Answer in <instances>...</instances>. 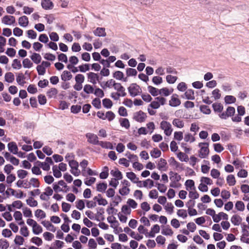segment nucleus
<instances>
[{"label":"nucleus","mask_w":249,"mask_h":249,"mask_svg":"<svg viewBox=\"0 0 249 249\" xmlns=\"http://www.w3.org/2000/svg\"><path fill=\"white\" fill-rule=\"evenodd\" d=\"M14 75L11 72H7L5 75V80L8 83H12L14 81Z\"/></svg>","instance_id":"nucleus-30"},{"label":"nucleus","mask_w":249,"mask_h":249,"mask_svg":"<svg viewBox=\"0 0 249 249\" xmlns=\"http://www.w3.org/2000/svg\"><path fill=\"white\" fill-rule=\"evenodd\" d=\"M88 246L89 249H95L97 248V244L94 239L91 238L89 241Z\"/></svg>","instance_id":"nucleus-59"},{"label":"nucleus","mask_w":249,"mask_h":249,"mask_svg":"<svg viewBox=\"0 0 249 249\" xmlns=\"http://www.w3.org/2000/svg\"><path fill=\"white\" fill-rule=\"evenodd\" d=\"M24 241V239L21 236L16 235L14 242L16 245H21Z\"/></svg>","instance_id":"nucleus-55"},{"label":"nucleus","mask_w":249,"mask_h":249,"mask_svg":"<svg viewBox=\"0 0 249 249\" xmlns=\"http://www.w3.org/2000/svg\"><path fill=\"white\" fill-rule=\"evenodd\" d=\"M160 128L164 130V133L167 136H170L172 132V129H171V124L165 121H163L160 123Z\"/></svg>","instance_id":"nucleus-4"},{"label":"nucleus","mask_w":249,"mask_h":249,"mask_svg":"<svg viewBox=\"0 0 249 249\" xmlns=\"http://www.w3.org/2000/svg\"><path fill=\"white\" fill-rule=\"evenodd\" d=\"M93 34L95 36H98L104 37L106 36V33L105 32V29L104 28H97L94 31Z\"/></svg>","instance_id":"nucleus-15"},{"label":"nucleus","mask_w":249,"mask_h":249,"mask_svg":"<svg viewBox=\"0 0 249 249\" xmlns=\"http://www.w3.org/2000/svg\"><path fill=\"white\" fill-rule=\"evenodd\" d=\"M58 93V91L56 89L52 88L47 92V95L50 98H52L53 96H55Z\"/></svg>","instance_id":"nucleus-35"},{"label":"nucleus","mask_w":249,"mask_h":249,"mask_svg":"<svg viewBox=\"0 0 249 249\" xmlns=\"http://www.w3.org/2000/svg\"><path fill=\"white\" fill-rule=\"evenodd\" d=\"M202 144L205 145V146L201 147L200 149L199 156L201 158H205L208 155L209 153V144L207 142H201L199 143V146H200Z\"/></svg>","instance_id":"nucleus-3"},{"label":"nucleus","mask_w":249,"mask_h":249,"mask_svg":"<svg viewBox=\"0 0 249 249\" xmlns=\"http://www.w3.org/2000/svg\"><path fill=\"white\" fill-rule=\"evenodd\" d=\"M69 164L72 170L77 169L79 166L78 162L74 160H70L69 161Z\"/></svg>","instance_id":"nucleus-60"},{"label":"nucleus","mask_w":249,"mask_h":249,"mask_svg":"<svg viewBox=\"0 0 249 249\" xmlns=\"http://www.w3.org/2000/svg\"><path fill=\"white\" fill-rule=\"evenodd\" d=\"M6 39L2 36H0V53H2L4 51V46L6 44Z\"/></svg>","instance_id":"nucleus-49"},{"label":"nucleus","mask_w":249,"mask_h":249,"mask_svg":"<svg viewBox=\"0 0 249 249\" xmlns=\"http://www.w3.org/2000/svg\"><path fill=\"white\" fill-rule=\"evenodd\" d=\"M126 177L133 183H136V181L139 180V178L136 177L135 174L132 172L127 173Z\"/></svg>","instance_id":"nucleus-32"},{"label":"nucleus","mask_w":249,"mask_h":249,"mask_svg":"<svg viewBox=\"0 0 249 249\" xmlns=\"http://www.w3.org/2000/svg\"><path fill=\"white\" fill-rule=\"evenodd\" d=\"M184 95L185 98L188 100H194L195 97L194 96V91L192 89H188L184 93Z\"/></svg>","instance_id":"nucleus-22"},{"label":"nucleus","mask_w":249,"mask_h":249,"mask_svg":"<svg viewBox=\"0 0 249 249\" xmlns=\"http://www.w3.org/2000/svg\"><path fill=\"white\" fill-rule=\"evenodd\" d=\"M28 22L29 21L27 17H20L18 19V23L21 26H27L28 24Z\"/></svg>","instance_id":"nucleus-24"},{"label":"nucleus","mask_w":249,"mask_h":249,"mask_svg":"<svg viewBox=\"0 0 249 249\" xmlns=\"http://www.w3.org/2000/svg\"><path fill=\"white\" fill-rule=\"evenodd\" d=\"M148 91L153 96H156L159 94V89L151 86H148Z\"/></svg>","instance_id":"nucleus-34"},{"label":"nucleus","mask_w":249,"mask_h":249,"mask_svg":"<svg viewBox=\"0 0 249 249\" xmlns=\"http://www.w3.org/2000/svg\"><path fill=\"white\" fill-rule=\"evenodd\" d=\"M172 123L174 126L178 128H182L184 125L183 122L178 119H174Z\"/></svg>","instance_id":"nucleus-33"},{"label":"nucleus","mask_w":249,"mask_h":249,"mask_svg":"<svg viewBox=\"0 0 249 249\" xmlns=\"http://www.w3.org/2000/svg\"><path fill=\"white\" fill-rule=\"evenodd\" d=\"M88 77L89 81L95 85L96 84V81H99V76L97 73L90 72L88 74Z\"/></svg>","instance_id":"nucleus-13"},{"label":"nucleus","mask_w":249,"mask_h":249,"mask_svg":"<svg viewBox=\"0 0 249 249\" xmlns=\"http://www.w3.org/2000/svg\"><path fill=\"white\" fill-rule=\"evenodd\" d=\"M227 181L230 186H233L235 184L236 180L233 175H229L227 177Z\"/></svg>","instance_id":"nucleus-36"},{"label":"nucleus","mask_w":249,"mask_h":249,"mask_svg":"<svg viewBox=\"0 0 249 249\" xmlns=\"http://www.w3.org/2000/svg\"><path fill=\"white\" fill-rule=\"evenodd\" d=\"M224 100L226 104H231L236 102V98L232 95H226Z\"/></svg>","instance_id":"nucleus-28"},{"label":"nucleus","mask_w":249,"mask_h":249,"mask_svg":"<svg viewBox=\"0 0 249 249\" xmlns=\"http://www.w3.org/2000/svg\"><path fill=\"white\" fill-rule=\"evenodd\" d=\"M146 117L147 116L146 113L140 110L134 113L133 119L138 122L142 123L145 121Z\"/></svg>","instance_id":"nucleus-5"},{"label":"nucleus","mask_w":249,"mask_h":249,"mask_svg":"<svg viewBox=\"0 0 249 249\" xmlns=\"http://www.w3.org/2000/svg\"><path fill=\"white\" fill-rule=\"evenodd\" d=\"M161 233L165 235L171 236L173 234V231L169 227V226L168 225L164 227V228L161 231Z\"/></svg>","instance_id":"nucleus-26"},{"label":"nucleus","mask_w":249,"mask_h":249,"mask_svg":"<svg viewBox=\"0 0 249 249\" xmlns=\"http://www.w3.org/2000/svg\"><path fill=\"white\" fill-rule=\"evenodd\" d=\"M31 241L32 243L35 244L37 246H40L42 244V239L38 237H36H36H33L31 239Z\"/></svg>","instance_id":"nucleus-52"},{"label":"nucleus","mask_w":249,"mask_h":249,"mask_svg":"<svg viewBox=\"0 0 249 249\" xmlns=\"http://www.w3.org/2000/svg\"><path fill=\"white\" fill-rule=\"evenodd\" d=\"M8 150L14 154H18V147L15 142H12L8 143Z\"/></svg>","instance_id":"nucleus-12"},{"label":"nucleus","mask_w":249,"mask_h":249,"mask_svg":"<svg viewBox=\"0 0 249 249\" xmlns=\"http://www.w3.org/2000/svg\"><path fill=\"white\" fill-rule=\"evenodd\" d=\"M126 74L127 76H136L137 74V71L132 68H127L126 70Z\"/></svg>","instance_id":"nucleus-43"},{"label":"nucleus","mask_w":249,"mask_h":249,"mask_svg":"<svg viewBox=\"0 0 249 249\" xmlns=\"http://www.w3.org/2000/svg\"><path fill=\"white\" fill-rule=\"evenodd\" d=\"M53 176L56 178H59L61 177L62 174L60 170L57 168L56 165H54L53 167Z\"/></svg>","instance_id":"nucleus-41"},{"label":"nucleus","mask_w":249,"mask_h":249,"mask_svg":"<svg viewBox=\"0 0 249 249\" xmlns=\"http://www.w3.org/2000/svg\"><path fill=\"white\" fill-rule=\"evenodd\" d=\"M120 124L122 127L128 129L130 127V123L128 120L126 118H121L120 119Z\"/></svg>","instance_id":"nucleus-29"},{"label":"nucleus","mask_w":249,"mask_h":249,"mask_svg":"<svg viewBox=\"0 0 249 249\" xmlns=\"http://www.w3.org/2000/svg\"><path fill=\"white\" fill-rule=\"evenodd\" d=\"M167 165L166 160L164 159L161 158L158 163V168L160 170H166V165Z\"/></svg>","instance_id":"nucleus-19"},{"label":"nucleus","mask_w":249,"mask_h":249,"mask_svg":"<svg viewBox=\"0 0 249 249\" xmlns=\"http://www.w3.org/2000/svg\"><path fill=\"white\" fill-rule=\"evenodd\" d=\"M75 79L77 83L82 84L85 80V77L81 74H78L75 76Z\"/></svg>","instance_id":"nucleus-63"},{"label":"nucleus","mask_w":249,"mask_h":249,"mask_svg":"<svg viewBox=\"0 0 249 249\" xmlns=\"http://www.w3.org/2000/svg\"><path fill=\"white\" fill-rule=\"evenodd\" d=\"M235 112L234 107H229L225 112H223L219 114V117L222 119H227L229 117L233 116Z\"/></svg>","instance_id":"nucleus-2"},{"label":"nucleus","mask_w":249,"mask_h":249,"mask_svg":"<svg viewBox=\"0 0 249 249\" xmlns=\"http://www.w3.org/2000/svg\"><path fill=\"white\" fill-rule=\"evenodd\" d=\"M41 5L43 9L45 10H51L53 7V3L51 0H42Z\"/></svg>","instance_id":"nucleus-9"},{"label":"nucleus","mask_w":249,"mask_h":249,"mask_svg":"<svg viewBox=\"0 0 249 249\" xmlns=\"http://www.w3.org/2000/svg\"><path fill=\"white\" fill-rule=\"evenodd\" d=\"M178 157L181 161L187 162L189 160L188 156L185 153L180 152L178 154Z\"/></svg>","instance_id":"nucleus-40"},{"label":"nucleus","mask_w":249,"mask_h":249,"mask_svg":"<svg viewBox=\"0 0 249 249\" xmlns=\"http://www.w3.org/2000/svg\"><path fill=\"white\" fill-rule=\"evenodd\" d=\"M102 102L104 107L107 108H110L112 106V102L109 99L105 98Z\"/></svg>","instance_id":"nucleus-37"},{"label":"nucleus","mask_w":249,"mask_h":249,"mask_svg":"<svg viewBox=\"0 0 249 249\" xmlns=\"http://www.w3.org/2000/svg\"><path fill=\"white\" fill-rule=\"evenodd\" d=\"M113 77L118 80H122L124 77V73L121 71H116L113 74Z\"/></svg>","instance_id":"nucleus-58"},{"label":"nucleus","mask_w":249,"mask_h":249,"mask_svg":"<svg viewBox=\"0 0 249 249\" xmlns=\"http://www.w3.org/2000/svg\"><path fill=\"white\" fill-rule=\"evenodd\" d=\"M170 179L173 183H176L181 179V177L178 173H175L174 176L170 177Z\"/></svg>","instance_id":"nucleus-57"},{"label":"nucleus","mask_w":249,"mask_h":249,"mask_svg":"<svg viewBox=\"0 0 249 249\" xmlns=\"http://www.w3.org/2000/svg\"><path fill=\"white\" fill-rule=\"evenodd\" d=\"M18 176L21 179L24 178L28 174V172L24 170H18L17 172Z\"/></svg>","instance_id":"nucleus-56"},{"label":"nucleus","mask_w":249,"mask_h":249,"mask_svg":"<svg viewBox=\"0 0 249 249\" xmlns=\"http://www.w3.org/2000/svg\"><path fill=\"white\" fill-rule=\"evenodd\" d=\"M160 151L156 148H154V150L151 152V156L154 158H157L160 157Z\"/></svg>","instance_id":"nucleus-62"},{"label":"nucleus","mask_w":249,"mask_h":249,"mask_svg":"<svg viewBox=\"0 0 249 249\" xmlns=\"http://www.w3.org/2000/svg\"><path fill=\"white\" fill-rule=\"evenodd\" d=\"M36 70L38 75H43L46 72V69L40 64L36 67Z\"/></svg>","instance_id":"nucleus-61"},{"label":"nucleus","mask_w":249,"mask_h":249,"mask_svg":"<svg viewBox=\"0 0 249 249\" xmlns=\"http://www.w3.org/2000/svg\"><path fill=\"white\" fill-rule=\"evenodd\" d=\"M9 191H11V195L12 196H15L17 198H21L23 196V193L21 191H20L19 194H16V191L11 188H8L5 192V194L7 195V197H8L10 195V193Z\"/></svg>","instance_id":"nucleus-11"},{"label":"nucleus","mask_w":249,"mask_h":249,"mask_svg":"<svg viewBox=\"0 0 249 249\" xmlns=\"http://www.w3.org/2000/svg\"><path fill=\"white\" fill-rule=\"evenodd\" d=\"M42 224L48 230L52 232H55L56 229L55 227L48 221H44L42 222Z\"/></svg>","instance_id":"nucleus-16"},{"label":"nucleus","mask_w":249,"mask_h":249,"mask_svg":"<svg viewBox=\"0 0 249 249\" xmlns=\"http://www.w3.org/2000/svg\"><path fill=\"white\" fill-rule=\"evenodd\" d=\"M110 174L115 177L117 180H120L123 178L122 173L118 169H116L115 170H112L110 171Z\"/></svg>","instance_id":"nucleus-21"},{"label":"nucleus","mask_w":249,"mask_h":249,"mask_svg":"<svg viewBox=\"0 0 249 249\" xmlns=\"http://www.w3.org/2000/svg\"><path fill=\"white\" fill-rule=\"evenodd\" d=\"M128 90L132 97H135L140 95L142 92L141 87L136 83L131 84L128 88Z\"/></svg>","instance_id":"nucleus-1"},{"label":"nucleus","mask_w":249,"mask_h":249,"mask_svg":"<svg viewBox=\"0 0 249 249\" xmlns=\"http://www.w3.org/2000/svg\"><path fill=\"white\" fill-rule=\"evenodd\" d=\"M168 161L171 165L175 166L176 167V169H179L180 170H184L183 164L177 162L175 160L174 158H173V157L170 158V159Z\"/></svg>","instance_id":"nucleus-10"},{"label":"nucleus","mask_w":249,"mask_h":249,"mask_svg":"<svg viewBox=\"0 0 249 249\" xmlns=\"http://www.w3.org/2000/svg\"><path fill=\"white\" fill-rule=\"evenodd\" d=\"M30 58L36 64H39L41 60V56L39 53H33V54L30 56Z\"/></svg>","instance_id":"nucleus-20"},{"label":"nucleus","mask_w":249,"mask_h":249,"mask_svg":"<svg viewBox=\"0 0 249 249\" xmlns=\"http://www.w3.org/2000/svg\"><path fill=\"white\" fill-rule=\"evenodd\" d=\"M35 216L37 217H40V218L42 219L46 217V213L44 211L41 210L37 209L35 211Z\"/></svg>","instance_id":"nucleus-50"},{"label":"nucleus","mask_w":249,"mask_h":249,"mask_svg":"<svg viewBox=\"0 0 249 249\" xmlns=\"http://www.w3.org/2000/svg\"><path fill=\"white\" fill-rule=\"evenodd\" d=\"M25 79V76L22 73H18V75L17 77V82L21 86H23L24 84L26 83L24 81Z\"/></svg>","instance_id":"nucleus-27"},{"label":"nucleus","mask_w":249,"mask_h":249,"mask_svg":"<svg viewBox=\"0 0 249 249\" xmlns=\"http://www.w3.org/2000/svg\"><path fill=\"white\" fill-rule=\"evenodd\" d=\"M242 218L237 214L233 215L231 218V222L234 225H239L242 222Z\"/></svg>","instance_id":"nucleus-18"},{"label":"nucleus","mask_w":249,"mask_h":249,"mask_svg":"<svg viewBox=\"0 0 249 249\" xmlns=\"http://www.w3.org/2000/svg\"><path fill=\"white\" fill-rule=\"evenodd\" d=\"M212 106L215 112H221L223 110V107L220 103H214Z\"/></svg>","instance_id":"nucleus-31"},{"label":"nucleus","mask_w":249,"mask_h":249,"mask_svg":"<svg viewBox=\"0 0 249 249\" xmlns=\"http://www.w3.org/2000/svg\"><path fill=\"white\" fill-rule=\"evenodd\" d=\"M84 91L87 94L92 93L94 92V88L90 85L87 84L84 87Z\"/></svg>","instance_id":"nucleus-45"},{"label":"nucleus","mask_w":249,"mask_h":249,"mask_svg":"<svg viewBox=\"0 0 249 249\" xmlns=\"http://www.w3.org/2000/svg\"><path fill=\"white\" fill-rule=\"evenodd\" d=\"M86 137L88 139V142L90 143L98 145L99 143L98 137L94 134L88 133L86 134Z\"/></svg>","instance_id":"nucleus-6"},{"label":"nucleus","mask_w":249,"mask_h":249,"mask_svg":"<svg viewBox=\"0 0 249 249\" xmlns=\"http://www.w3.org/2000/svg\"><path fill=\"white\" fill-rule=\"evenodd\" d=\"M107 188V184L105 183H100L97 185V190L100 192H104Z\"/></svg>","instance_id":"nucleus-38"},{"label":"nucleus","mask_w":249,"mask_h":249,"mask_svg":"<svg viewBox=\"0 0 249 249\" xmlns=\"http://www.w3.org/2000/svg\"><path fill=\"white\" fill-rule=\"evenodd\" d=\"M114 88L115 90L118 91L117 92H116L117 96L124 97L126 95V93L125 91V88L122 86L120 83H117L116 84H114Z\"/></svg>","instance_id":"nucleus-7"},{"label":"nucleus","mask_w":249,"mask_h":249,"mask_svg":"<svg viewBox=\"0 0 249 249\" xmlns=\"http://www.w3.org/2000/svg\"><path fill=\"white\" fill-rule=\"evenodd\" d=\"M42 231V227L37 223L35 225L33 228V232L35 234H39Z\"/></svg>","instance_id":"nucleus-42"},{"label":"nucleus","mask_w":249,"mask_h":249,"mask_svg":"<svg viewBox=\"0 0 249 249\" xmlns=\"http://www.w3.org/2000/svg\"><path fill=\"white\" fill-rule=\"evenodd\" d=\"M177 76H172L171 75H168L166 76V80L169 84H174L177 80Z\"/></svg>","instance_id":"nucleus-54"},{"label":"nucleus","mask_w":249,"mask_h":249,"mask_svg":"<svg viewBox=\"0 0 249 249\" xmlns=\"http://www.w3.org/2000/svg\"><path fill=\"white\" fill-rule=\"evenodd\" d=\"M98 145H100L102 147L104 148H107L110 149H113L112 143L108 142L99 141V143L98 144Z\"/></svg>","instance_id":"nucleus-25"},{"label":"nucleus","mask_w":249,"mask_h":249,"mask_svg":"<svg viewBox=\"0 0 249 249\" xmlns=\"http://www.w3.org/2000/svg\"><path fill=\"white\" fill-rule=\"evenodd\" d=\"M200 109L202 112L206 114H210L211 112V109L206 105H202L200 107Z\"/></svg>","instance_id":"nucleus-53"},{"label":"nucleus","mask_w":249,"mask_h":249,"mask_svg":"<svg viewBox=\"0 0 249 249\" xmlns=\"http://www.w3.org/2000/svg\"><path fill=\"white\" fill-rule=\"evenodd\" d=\"M75 203L76 208L79 210H82L85 208V202L83 200H78Z\"/></svg>","instance_id":"nucleus-51"},{"label":"nucleus","mask_w":249,"mask_h":249,"mask_svg":"<svg viewBox=\"0 0 249 249\" xmlns=\"http://www.w3.org/2000/svg\"><path fill=\"white\" fill-rule=\"evenodd\" d=\"M174 208V207L171 203H167L165 206V209L170 214H172L173 213Z\"/></svg>","instance_id":"nucleus-64"},{"label":"nucleus","mask_w":249,"mask_h":249,"mask_svg":"<svg viewBox=\"0 0 249 249\" xmlns=\"http://www.w3.org/2000/svg\"><path fill=\"white\" fill-rule=\"evenodd\" d=\"M1 21L5 24L10 25L15 23V17H3Z\"/></svg>","instance_id":"nucleus-14"},{"label":"nucleus","mask_w":249,"mask_h":249,"mask_svg":"<svg viewBox=\"0 0 249 249\" xmlns=\"http://www.w3.org/2000/svg\"><path fill=\"white\" fill-rule=\"evenodd\" d=\"M92 105L97 109H100L101 107V100L99 98H96L92 101Z\"/></svg>","instance_id":"nucleus-47"},{"label":"nucleus","mask_w":249,"mask_h":249,"mask_svg":"<svg viewBox=\"0 0 249 249\" xmlns=\"http://www.w3.org/2000/svg\"><path fill=\"white\" fill-rule=\"evenodd\" d=\"M9 246V242L6 239H0V248L1 249H7Z\"/></svg>","instance_id":"nucleus-44"},{"label":"nucleus","mask_w":249,"mask_h":249,"mask_svg":"<svg viewBox=\"0 0 249 249\" xmlns=\"http://www.w3.org/2000/svg\"><path fill=\"white\" fill-rule=\"evenodd\" d=\"M235 208L239 211H243L245 210V204L241 201H237L235 203Z\"/></svg>","instance_id":"nucleus-39"},{"label":"nucleus","mask_w":249,"mask_h":249,"mask_svg":"<svg viewBox=\"0 0 249 249\" xmlns=\"http://www.w3.org/2000/svg\"><path fill=\"white\" fill-rule=\"evenodd\" d=\"M29 186H25V188H29L31 187V185H32L34 187H38L39 186L40 183L38 180V179L36 178H32L30 182L28 183Z\"/></svg>","instance_id":"nucleus-17"},{"label":"nucleus","mask_w":249,"mask_h":249,"mask_svg":"<svg viewBox=\"0 0 249 249\" xmlns=\"http://www.w3.org/2000/svg\"><path fill=\"white\" fill-rule=\"evenodd\" d=\"M22 64L24 68H30L33 65V63L28 58L24 59L22 61Z\"/></svg>","instance_id":"nucleus-46"},{"label":"nucleus","mask_w":249,"mask_h":249,"mask_svg":"<svg viewBox=\"0 0 249 249\" xmlns=\"http://www.w3.org/2000/svg\"><path fill=\"white\" fill-rule=\"evenodd\" d=\"M72 77L71 72L67 71H64L61 75V79L64 81L70 80Z\"/></svg>","instance_id":"nucleus-23"},{"label":"nucleus","mask_w":249,"mask_h":249,"mask_svg":"<svg viewBox=\"0 0 249 249\" xmlns=\"http://www.w3.org/2000/svg\"><path fill=\"white\" fill-rule=\"evenodd\" d=\"M27 204L30 207H36L37 205V201L34 200L33 197H30L26 200Z\"/></svg>","instance_id":"nucleus-48"},{"label":"nucleus","mask_w":249,"mask_h":249,"mask_svg":"<svg viewBox=\"0 0 249 249\" xmlns=\"http://www.w3.org/2000/svg\"><path fill=\"white\" fill-rule=\"evenodd\" d=\"M178 95L176 94H173L171 100L169 101V105L173 107L178 106L181 104L180 100L178 98Z\"/></svg>","instance_id":"nucleus-8"}]
</instances>
